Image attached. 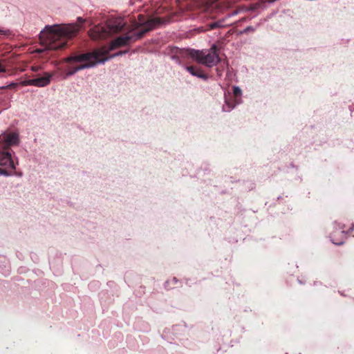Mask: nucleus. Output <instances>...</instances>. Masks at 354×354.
<instances>
[{
    "instance_id": "1",
    "label": "nucleus",
    "mask_w": 354,
    "mask_h": 354,
    "mask_svg": "<svg viewBox=\"0 0 354 354\" xmlns=\"http://www.w3.org/2000/svg\"><path fill=\"white\" fill-rule=\"evenodd\" d=\"M136 24L132 28H129L126 33L113 39L110 46L94 50L92 53H87L80 55H75L68 57L66 62L70 64L67 74L72 75L76 72L84 68L95 66L98 63H103L109 59L107 57L109 52L115 48L128 46L140 39L149 31L151 27L146 28L142 31L135 32L138 28Z\"/></svg>"
},
{
    "instance_id": "2",
    "label": "nucleus",
    "mask_w": 354,
    "mask_h": 354,
    "mask_svg": "<svg viewBox=\"0 0 354 354\" xmlns=\"http://www.w3.org/2000/svg\"><path fill=\"white\" fill-rule=\"evenodd\" d=\"M85 19L77 18V23L46 26L40 33V39L49 50H60L67 45V40L77 36Z\"/></svg>"
},
{
    "instance_id": "3",
    "label": "nucleus",
    "mask_w": 354,
    "mask_h": 354,
    "mask_svg": "<svg viewBox=\"0 0 354 354\" xmlns=\"http://www.w3.org/2000/svg\"><path fill=\"white\" fill-rule=\"evenodd\" d=\"M19 143L17 133H11L0 136V175H8V169H15L10 153V146Z\"/></svg>"
},
{
    "instance_id": "4",
    "label": "nucleus",
    "mask_w": 354,
    "mask_h": 354,
    "mask_svg": "<svg viewBox=\"0 0 354 354\" xmlns=\"http://www.w3.org/2000/svg\"><path fill=\"white\" fill-rule=\"evenodd\" d=\"M185 55L207 67H212L220 62L218 49L215 45L210 48L207 54L203 50L187 49Z\"/></svg>"
},
{
    "instance_id": "5",
    "label": "nucleus",
    "mask_w": 354,
    "mask_h": 354,
    "mask_svg": "<svg viewBox=\"0 0 354 354\" xmlns=\"http://www.w3.org/2000/svg\"><path fill=\"white\" fill-rule=\"evenodd\" d=\"M124 26V23L122 19H115L109 21L106 25L107 29L104 28L96 26L90 33V36L93 39L97 40L104 37L107 32L116 33L120 32Z\"/></svg>"
},
{
    "instance_id": "6",
    "label": "nucleus",
    "mask_w": 354,
    "mask_h": 354,
    "mask_svg": "<svg viewBox=\"0 0 354 354\" xmlns=\"http://www.w3.org/2000/svg\"><path fill=\"white\" fill-rule=\"evenodd\" d=\"M138 21H134L129 27V28H132L134 26V25L136 24L138 26V28L136 29L135 32L142 31L146 28H149L150 26L151 27L150 30H151L158 27V26H160L163 22L162 19L160 17L151 18L145 21V17L142 15H139L138 17Z\"/></svg>"
},
{
    "instance_id": "7",
    "label": "nucleus",
    "mask_w": 354,
    "mask_h": 354,
    "mask_svg": "<svg viewBox=\"0 0 354 354\" xmlns=\"http://www.w3.org/2000/svg\"><path fill=\"white\" fill-rule=\"evenodd\" d=\"M347 230L345 225L340 223H335V229L330 233V239L332 242L336 245H341L344 243L346 238Z\"/></svg>"
},
{
    "instance_id": "8",
    "label": "nucleus",
    "mask_w": 354,
    "mask_h": 354,
    "mask_svg": "<svg viewBox=\"0 0 354 354\" xmlns=\"http://www.w3.org/2000/svg\"><path fill=\"white\" fill-rule=\"evenodd\" d=\"M52 75L48 73H45L44 76H38L32 79L25 80L21 82L22 86H35L37 87H43L47 86L50 82Z\"/></svg>"
},
{
    "instance_id": "9",
    "label": "nucleus",
    "mask_w": 354,
    "mask_h": 354,
    "mask_svg": "<svg viewBox=\"0 0 354 354\" xmlns=\"http://www.w3.org/2000/svg\"><path fill=\"white\" fill-rule=\"evenodd\" d=\"M185 69L194 76H196L203 80H207V75L205 74L201 68L194 66H187Z\"/></svg>"
},
{
    "instance_id": "10",
    "label": "nucleus",
    "mask_w": 354,
    "mask_h": 354,
    "mask_svg": "<svg viewBox=\"0 0 354 354\" xmlns=\"http://www.w3.org/2000/svg\"><path fill=\"white\" fill-rule=\"evenodd\" d=\"M235 106V104L233 101L230 102L229 100H225V106H223V110L225 111H230Z\"/></svg>"
},
{
    "instance_id": "11",
    "label": "nucleus",
    "mask_w": 354,
    "mask_h": 354,
    "mask_svg": "<svg viewBox=\"0 0 354 354\" xmlns=\"http://www.w3.org/2000/svg\"><path fill=\"white\" fill-rule=\"evenodd\" d=\"M233 93L235 97H239L241 94V90L239 87L234 86L233 88Z\"/></svg>"
},
{
    "instance_id": "12",
    "label": "nucleus",
    "mask_w": 354,
    "mask_h": 354,
    "mask_svg": "<svg viewBox=\"0 0 354 354\" xmlns=\"http://www.w3.org/2000/svg\"><path fill=\"white\" fill-rule=\"evenodd\" d=\"M209 26V30H213V29H215V28H217L218 27H220V24L218 23V22H213V23H211L208 25Z\"/></svg>"
},
{
    "instance_id": "13",
    "label": "nucleus",
    "mask_w": 354,
    "mask_h": 354,
    "mask_svg": "<svg viewBox=\"0 0 354 354\" xmlns=\"http://www.w3.org/2000/svg\"><path fill=\"white\" fill-rule=\"evenodd\" d=\"M254 30L255 29L252 26H248L242 31V33H248L250 32H254Z\"/></svg>"
},
{
    "instance_id": "14",
    "label": "nucleus",
    "mask_w": 354,
    "mask_h": 354,
    "mask_svg": "<svg viewBox=\"0 0 354 354\" xmlns=\"http://www.w3.org/2000/svg\"><path fill=\"white\" fill-rule=\"evenodd\" d=\"M3 61L0 60V73H4L6 72V68L4 65L2 63Z\"/></svg>"
},
{
    "instance_id": "15",
    "label": "nucleus",
    "mask_w": 354,
    "mask_h": 354,
    "mask_svg": "<svg viewBox=\"0 0 354 354\" xmlns=\"http://www.w3.org/2000/svg\"><path fill=\"white\" fill-rule=\"evenodd\" d=\"M0 34L1 35H6V30H3L0 29Z\"/></svg>"
},
{
    "instance_id": "16",
    "label": "nucleus",
    "mask_w": 354,
    "mask_h": 354,
    "mask_svg": "<svg viewBox=\"0 0 354 354\" xmlns=\"http://www.w3.org/2000/svg\"><path fill=\"white\" fill-rule=\"evenodd\" d=\"M38 70V67L37 66H32V71H37Z\"/></svg>"
},
{
    "instance_id": "17",
    "label": "nucleus",
    "mask_w": 354,
    "mask_h": 354,
    "mask_svg": "<svg viewBox=\"0 0 354 354\" xmlns=\"http://www.w3.org/2000/svg\"><path fill=\"white\" fill-rule=\"evenodd\" d=\"M126 53V51H124V52H122V51H121V52H120V53H117V54L114 55L113 56L118 55H122V54H124V53Z\"/></svg>"
}]
</instances>
